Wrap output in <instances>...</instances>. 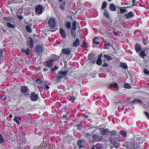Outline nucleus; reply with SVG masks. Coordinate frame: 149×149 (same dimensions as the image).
<instances>
[{"label": "nucleus", "mask_w": 149, "mask_h": 149, "mask_svg": "<svg viewBox=\"0 0 149 149\" xmlns=\"http://www.w3.org/2000/svg\"><path fill=\"white\" fill-rule=\"evenodd\" d=\"M15 118H16L17 120H21V118L19 116L17 117V116H15Z\"/></svg>", "instance_id": "nucleus-60"}, {"label": "nucleus", "mask_w": 149, "mask_h": 149, "mask_svg": "<svg viewBox=\"0 0 149 149\" xmlns=\"http://www.w3.org/2000/svg\"><path fill=\"white\" fill-rule=\"evenodd\" d=\"M3 55V51L2 49L0 48V60Z\"/></svg>", "instance_id": "nucleus-52"}, {"label": "nucleus", "mask_w": 149, "mask_h": 149, "mask_svg": "<svg viewBox=\"0 0 149 149\" xmlns=\"http://www.w3.org/2000/svg\"><path fill=\"white\" fill-rule=\"evenodd\" d=\"M103 15L107 18H109L110 17V14L108 11L107 10L105 11L103 13Z\"/></svg>", "instance_id": "nucleus-35"}, {"label": "nucleus", "mask_w": 149, "mask_h": 149, "mask_svg": "<svg viewBox=\"0 0 149 149\" xmlns=\"http://www.w3.org/2000/svg\"><path fill=\"white\" fill-rule=\"evenodd\" d=\"M61 52L64 55H69L71 54V50L68 48H63L62 49Z\"/></svg>", "instance_id": "nucleus-12"}, {"label": "nucleus", "mask_w": 149, "mask_h": 149, "mask_svg": "<svg viewBox=\"0 0 149 149\" xmlns=\"http://www.w3.org/2000/svg\"><path fill=\"white\" fill-rule=\"evenodd\" d=\"M84 49H87V48L88 47V44L85 42L83 41L82 42V45L81 46Z\"/></svg>", "instance_id": "nucleus-33"}, {"label": "nucleus", "mask_w": 149, "mask_h": 149, "mask_svg": "<svg viewBox=\"0 0 149 149\" xmlns=\"http://www.w3.org/2000/svg\"><path fill=\"white\" fill-rule=\"evenodd\" d=\"M52 59L47 58L45 61L46 66L51 68L54 64V62L56 61L59 57L55 54H52L50 57Z\"/></svg>", "instance_id": "nucleus-1"}, {"label": "nucleus", "mask_w": 149, "mask_h": 149, "mask_svg": "<svg viewBox=\"0 0 149 149\" xmlns=\"http://www.w3.org/2000/svg\"><path fill=\"white\" fill-rule=\"evenodd\" d=\"M56 20V19H55L52 18H51L49 19L47 24L50 27L54 28L56 27V25L55 22Z\"/></svg>", "instance_id": "nucleus-5"}, {"label": "nucleus", "mask_w": 149, "mask_h": 149, "mask_svg": "<svg viewBox=\"0 0 149 149\" xmlns=\"http://www.w3.org/2000/svg\"><path fill=\"white\" fill-rule=\"evenodd\" d=\"M120 137H121L119 133H118V134L116 135V136L113 138H111L109 139L112 140V139H113V140H114V141H116L118 142H120L121 141V140L120 139Z\"/></svg>", "instance_id": "nucleus-20"}, {"label": "nucleus", "mask_w": 149, "mask_h": 149, "mask_svg": "<svg viewBox=\"0 0 149 149\" xmlns=\"http://www.w3.org/2000/svg\"><path fill=\"white\" fill-rule=\"evenodd\" d=\"M67 99L71 101L72 102H75V100L76 99V97L72 95H69L67 97Z\"/></svg>", "instance_id": "nucleus-26"}, {"label": "nucleus", "mask_w": 149, "mask_h": 149, "mask_svg": "<svg viewBox=\"0 0 149 149\" xmlns=\"http://www.w3.org/2000/svg\"><path fill=\"white\" fill-rule=\"evenodd\" d=\"M148 52L146 49H144L141 51L139 53V56L140 57L144 58L147 56Z\"/></svg>", "instance_id": "nucleus-10"}, {"label": "nucleus", "mask_w": 149, "mask_h": 149, "mask_svg": "<svg viewBox=\"0 0 149 149\" xmlns=\"http://www.w3.org/2000/svg\"><path fill=\"white\" fill-rule=\"evenodd\" d=\"M143 72L145 74L149 75V71L148 70L146 69H144L143 70Z\"/></svg>", "instance_id": "nucleus-50"}, {"label": "nucleus", "mask_w": 149, "mask_h": 149, "mask_svg": "<svg viewBox=\"0 0 149 149\" xmlns=\"http://www.w3.org/2000/svg\"><path fill=\"white\" fill-rule=\"evenodd\" d=\"M118 6H116L115 4L113 3H111L109 5V9L112 11H116V9L118 8Z\"/></svg>", "instance_id": "nucleus-17"}, {"label": "nucleus", "mask_w": 149, "mask_h": 149, "mask_svg": "<svg viewBox=\"0 0 149 149\" xmlns=\"http://www.w3.org/2000/svg\"><path fill=\"white\" fill-rule=\"evenodd\" d=\"M65 26L66 29H70L71 28V23L70 22L66 21L64 24Z\"/></svg>", "instance_id": "nucleus-23"}, {"label": "nucleus", "mask_w": 149, "mask_h": 149, "mask_svg": "<svg viewBox=\"0 0 149 149\" xmlns=\"http://www.w3.org/2000/svg\"><path fill=\"white\" fill-rule=\"evenodd\" d=\"M43 69L44 72H46L48 71V69L47 68H44Z\"/></svg>", "instance_id": "nucleus-62"}, {"label": "nucleus", "mask_w": 149, "mask_h": 149, "mask_svg": "<svg viewBox=\"0 0 149 149\" xmlns=\"http://www.w3.org/2000/svg\"><path fill=\"white\" fill-rule=\"evenodd\" d=\"M102 54L101 53L98 56V58L97 59H101V58L102 57Z\"/></svg>", "instance_id": "nucleus-57"}, {"label": "nucleus", "mask_w": 149, "mask_h": 149, "mask_svg": "<svg viewBox=\"0 0 149 149\" xmlns=\"http://www.w3.org/2000/svg\"><path fill=\"white\" fill-rule=\"evenodd\" d=\"M102 63V61L101 59H97L96 61V64L98 65H100Z\"/></svg>", "instance_id": "nucleus-43"}, {"label": "nucleus", "mask_w": 149, "mask_h": 149, "mask_svg": "<svg viewBox=\"0 0 149 149\" xmlns=\"http://www.w3.org/2000/svg\"><path fill=\"white\" fill-rule=\"evenodd\" d=\"M113 87L114 88H116L118 87V85L117 83L116 82H114L112 84Z\"/></svg>", "instance_id": "nucleus-51"}, {"label": "nucleus", "mask_w": 149, "mask_h": 149, "mask_svg": "<svg viewBox=\"0 0 149 149\" xmlns=\"http://www.w3.org/2000/svg\"><path fill=\"white\" fill-rule=\"evenodd\" d=\"M102 145L100 144H97L95 146V148L97 149H100L102 148Z\"/></svg>", "instance_id": "nucleus-47"}, {"label": "nucleus", "mask_w": 149, "mask_h": 149, "mask_svg": "<svg viewBox=\"0 0 149 149\" xmlns=\"http://www.w3.org/2000/svg\"><path fill=\"white\" fill-rule=\"evenodd\" d=\"M123 146L125 147L126 148L129 149H136L137 148V145L135 143L130 141L125 142Z\"/></svg>", "instance_id": "nucleus-3"}, {"label": "nucleus", "mask_w": 149, "mask_h": 149, "mask_svg": "<svg viewBox=\"0 0 149 149\" xmlns=\"http://www.w3.org/2000/svg\"><path fill=\"white\" fill-rule=\"evenodd\" d=\"M6 24L7 26L9 28H11L14 30L15 28L17 26L15 24H13L9 22H6Z\"/></svg>", "instance_id": "nucleus-27"}, {"label": "nucleus", "mask_w": 149, "mask_h": 149, "mask_svg": "<svg viewBox=\"0 0 149 149\" xmlns=\"http://www.w3.org/2000/svg\"><path fill=\"white\" fill-rule=\"evenodd\" d=\"M46 141H43L42 143L40 145L39 147L41 148L42 147L43 148H46Z\"/></svg>", "instance_id": "nucleus-42"}, {"label": "nucleus", "mask_w": 149, "mask_h": 149, "mask_svg": "<svg viewBox=\"0 0 149 149\" xmlns=\"http://www.w3.org/2000/svg\"><path fill=\"white\" fill-rule=\"evenodd\" d=\"M107 3L106 1H104L102 3L101 8L102 9H104L107 7Z\"/></svg>", "instance_id": "nucleus-37"}, {"label": "nucleus", "mask_w": 149, "mask_h": 149, "mask_svg": "<svg viewBox=\"0 0 149 149\" xmlns=\"http://www.w3.org/2000/svg\"><path fill=\"white\" fill-rule=\"evenodd\" d=\"M93 56V54L91 53H89L87 57L88 61L89 60L91 59L92 58Z\"/></svg>", "instance_id": "nucleus-44"}, {"label": "nucleus", "mask_w": 149, "mask_h": 149, "mask_svg": "<svg viewBox=\"0 0 149 149\" xmlns=\"http://www.w3.org/2000/svg\"><path fill=\"white\" fill-rule=\"evenodd\" d=\"M26 42L29 48H32L33 47L34 41L31 37H29V40L27 41Z\"/></svg>", "instance_id": "nucleus-15"}, {"label": "nucleus", "mask_w": 149, "mask_h": 149, "mask_svg": "<svg viewBox=\"0 0 149 149\" xmlns=\"http://www.w3.org/2000/svg\"><path fill=\"white\" fill-rule=\"evenodd\" d=\"M0 98L2 100H7V97L6 95H3L0 96Z\"/></svg>", "instance_id": "nucleus-45"}, {"label": "nucleus", "mask_w": 149, "mask_h": 149, "mask_svg": "<svg viewBox=\"0 0 149 149\" xmlns=\"http://www.w3.org/2000/svg\"><path fill=\"white\" fill-rule=\"evenodd\" d=\"M116 11H117V13L118 14V15L119 16V14H120V9H119V8H118L117 9H116Z\"/></svg>", "instance_id": "nucleus-59"}, {"label": "nucleus", "mask_w": 149, "mask_h": 149, "mask_svg": "<svg viewBox=\"0 0 149 149\" xmlns=\"http://www.w3.org/2000/svg\"><path fill=\"white\" fill-rule=\"evenodd\" d=\"M79 40V38H77L76 40L72 43L73 46L74 47H76L80 44Z\"/></svg>", "instance_id": "nucleus-24"}, {"label": "nucleus", "mask_w": 149, "mask_h": 149, "mask_svg": "<svg viewBox=\"0 0 149 149\" xmlns=\"http://www.w3.org/2000/svg\"><path fill=\"white\" fill-rule=\"evenodd\" d=\"M35 50L36 53L39 55L42 53L43 51V47L41 46H37L35 48Z\"/></svg>", "instance_id": "nucleus-13"}, {"label": "nucleus", "mask_w": 149, "mask_h": 149, "mask_svg": "<svg viewBox=\"0 0 149 149\" xmlns=\"http://www.w3.org/2000/svg\"><path fill=\"white\" fill-rule=\"evenodd\" d=\"M135 50L137 53H139L141 50V47L139 44L136 43L135 45Z\"/></svg>", "instance_id": "nucleus-22"}, {"label": "nucleus", "mask_w": 149, "mask_h": 149, "mask_svg": "<svg viewBox=\"0 0 149 149\" xmlns=\"http://www.w3.org/2000/svg\"><path fill=\"white\" fill-rule=\"evenodd\" d=\"M49 88V87L46 84L45 85V89L46 90H48Z\"/></svg>", "instance_id": "nucleus-58"}, {"label": "nucleus", "mask_w": 149, "mask_h": 149, "mask_svg": "<svg viewBox=\"0 0 149 149\" xmlns=\"http://www.w3.org/2000/svg\"><path fill=\"white\" fill-rule=\"evenodd\" d=\"M124 87L125 88L128 89H130L132 88L131 85L127 83H125L124 84Z\"/></svg>", "instance_id": "nucleus-39"}, {"label": "nucleus", "mask_w": 149, "mask_h": 149, "mask_svg": "<svg viewBox=\"0 0 149 149\" xmlns=\"http://www.w3.org/2000/svg\"><path fill=\"white\" fill-rule=\"evenodd\" d=\"M92 42L93 44L97 45L100 43V41L99 38L98 36H95L94 38L92 40Z\"/></svg>", "instance_id": "nucleus-19"}, {"label": "nucleus", "mask_w": 149, "mask_h": 149, "mask_svg": "<svg viewBox=\"0 0 149 149\" xmlns=\"http://www.w3.org/2000/svg\"><path fill=\"white\" fill-rule=\"evenodd\" d=\"M66 76L63 71H59L56 76L54 77V80L58 82H60L61 79Z\"/></svg>", "instance_id": "nucleus-2"}, {"label": "nucleus", "mask_w": 149, "mask_h": 149, "mask_svg": "<svg viewBox=\"0 0 149 149\" xmlns=\"http://www.w3.org/2000/svg\"><path fill=\"white\" fill-rule=\"evenodd\" d=\"M118 8H119L120 9V13H124L126 12L127 10L126 7H118Z\"/></svg>", "instance_id": "nucleus-31"}, {"label": "nucleus", "mask_w": 149, "mask_h": 149, "mask_svg": "<svg viewBox=\"0 0 149 149\" xmlns=\"http://www.w3.org/2000/svg\"><path fill=\"white\" fill-rule=\"evenodd\" d=\"M98 129L100 133L103 136L107 135L109 133V130L108 129L102 127L99 128Z\"/></svg>", "instance_id": "nucleus-8"}, {"label": "nucleus", "mask_w": 149, "mask_h": 149, "mask_svg": "<svg viewBox=\"0 0 149 149\" xmlns=\"http://www.w3.org/2000/svg\"><path fill=\"white\" fill-rule=\"evenodd\" d=\"M109 133H110L111 135L114 136L118 134V132L115 130H113L111 131H109Z\"/></svg>", "instance_id": "nucleus-34"}, {"label": "nucleus", "mask_w": 149, "mask_h": 149, "mask_svg": "<svg viewBox=\"0 0 149 149\" xmlns=\"http://www.w3.org/2000/svg\"><path fill=\"white\" fill-rule=\"evenodd\" d=\"M121 137H126L127 136V132L126 131H120L119 133Z\"/></svg>", "instance_id": "nucleus-28"}, {"label": "nucleus", "mask_w": 149, "mask_h": 149, "mask_svg": "<svg viewBox=\"0 0 149 149\" xmlns=\"http://www.w3.org/2000/svg\"><path fill=\"white\" fill-rule=\"evenodd\" d=\"M17 16L20 20L22 19L23 18V16L22 15H17Z\"/></svg>", "instance_id": "nucleus-55"}, {"label": "nucleus", "mask_w": 149, "mask_h": 149, "mask_svg": "<svg viewBox=\"0 0 149 149\" xmlns=\"http://www.w3.org/2000/svg\"><path fill=\"white\" fill-rule=\"evenodd\" d=\"M76 21L74 20L72 23V26L70 31L71 37L73 39L75 38L76 36L75 30L77 28Z\"/></svg>", "instance_id": "nucleus-4"}, {"label": "nucleus", "mask_w": 149, "mask_h": 149, "mask_svg": "<svg viewBox=\"0 0 149 149\" xmlns=\"http://www.w3.org/2000/svg\"><path fill=\"white\" fill-rule=\"evenodd\" d=\"M109 141L116 148L120 147V143L117 142V141L113 140V139H109Z\"/></svg>", "instance_id": "nucleus-14"}, {"label": "nucleus", "mask_w": 149, "mask_h": 149, "mask_svg": "<svg viewBox=\"0 0 149 149\" xmlns=\"http://www.w3.org/2000/svg\"><path fill=\"white\" fill-rule=\"evenodd\" d=\"M82 139L79 140L77 142V144L78 146H80L82 145Z\"/></svg>", "instance_id": "nucleus-48"}, {"label": "nucleus", "mask_w": 149, "mask_h": 149, "mask_svg": "<svg viewBox=\"0 0 149 149\" xmlns=\"http://www.w3.org/2000/svg\"><path fill=\"white\" fill-rule=\"evenodd\" d=\"M144 114H145L148 118L149 120V113L146 111H144Z\"/></svg>", "instance_id": "nucleus-53"}, {"label": "nucleus", "mask_w": 149, "mask_h": 149, "mask_svg": "<svg viewBox=\"0 0 149 149\" xmlns=\"http://www.w3.org/2000/svg\"><path fill=\"white\" fill-rule=\"evenodd\" d=\"M11 17H3V19L5 21H10L11 19Z\"/></svg>", "instance_id": "nucleus-46"}, {"label": "nucleus", "mask_w": 149, "mask_h": 149, "mask_svg": "<svg viewBox=\"0 0 149 149\" xmlns=\"http://www.w3.org/2000/svg\"><path fill=\"white\" fill-rule=\"evenodd\" d=\"M82 116L85 118H87L88 117V115L86 114L85 113H83Z\"/></svg>", "instance_id": "nucleus-56"}, {"label": "nucleus", "mask_w": 149, "mask_h": 149, "mask_svg": "<svg viewBox=\"0 0 149 149\" xmlns=\"http://www.w3.org/2000/svg\"><path fill=\"white\" fill-rule=\"evenodd\" d=\"M93 139L94 141H100L102 140L103 137L100 136V135L95 134L93 136Z\"/></svg>", "instance_id": "nucleus-18"}, {"label": "nucleus", "mask_w": 149, "mask_h": 149, "mask_svg": "<svg viewBox=\"0 0 149 149\" xmlns=\"http://www.w3.org/2000/svg\"><path fill=\"white\" fill-rule=\"evenodd\" d=\"M30 147L29 146H26L24 147V149H30Z\"/></svg>", "instance_id": "nucleus-64"}, {"label": "nucleus", "mask_w": 149, "mask_h": 149, "mask_svg": "<svg viewBox=\"0 0 149 149\" xmlns=\"http://www.w3.org/2000/svg\"><path fill=\"white\" fill-rule=\"evenodd\" d=\"M89 60H90V61L88 63H90L92 64H95L96 61V58H92Z\"/></svg>", "instance_id": "nucleus-40"}, {"label": "nucleus", "mask_w": 149, "mask_h": 149, "mask_svg": "<svg viewBox=\"0 0 149 149\" xmlns=\"http://www.w3.org/2000/svg\"><path fill=\"white\" fill-rule=\"evenodd\" d=\"M134 16V14L132 11H130L127 14H125V17L127 19H130L133 17Z\"/></svg>", "instance_id": "nucleus-16"}, {"label": "nucleus", "mask_w": 149, "mask_h": 149, "mask_svg": "<svg viewBox=\"0 0 149 149\" xmlns=\"http://www.w3.org/2000/svg\"><path fill=\"white\" fill-rule=\"evenodd\" d=\"M7 126L8 127H12V124L9 123H7Z\"/></svg>", "instance_id": "nucleus-61"}, {"label": "nucleus", "mask_w": 149, "mask_h": 149, "mask_svg": "<svg viewBox=\"0 0 149 149\" xmlns=\"http://www.w3.org/2000/svg\"><path fill=\"white\" fill-rule=\"evenodd\" d=\"M104 46H108V47H111L112 46V45L111 44V41L110 40H108L105 41L104 42Z\"/></svg>", "instance_id": "nucleus-29"}, {"label": "nucleus", "mask_w": 149, "mask_h": 149, "mask_svg": "<svg viewBox=\"0 0 149 149\" xmlns=\"http://www.w3.org/2000/svg\"><path fill=\"white\" fill-rule=\"evenodd\" d=\"M137 102H138L141 104L142 103V101L141 100L138 99V98H135L131 102V103L132 105L134 104Z\"/></svg>", "instance_id": "nucleus-30"}, {"label": "nucleus", "mask_w": 149, "mask_h": 149, "mask_svg": "<svg viewBox=\"0 0 149 149\" xmlns=\"http://www.w3.org/2000/svg\"><path fill=\"white\" fill-rule=\"evenodd\" d=\"M59 33L61 36L63 38H65L66 37V35L65 31L63 29L60 28Z\"/></svg>", "instance_id": "nucleus-21"}, {"label": "nucleus", "mask_w": 149, "mask_h": 149, "mask_svg": "<svg viewBox=\"0 0 149 149\" xmlns=\"http://www.w3.org/2000/svg\"><path fill=\"white\" fill-rule=\"evenodd\" d=\"M21 51L23 54H24L25 55L26 54L27 55H28L30 54V50L28 47L26 49H22L21 50Z\"/></svg>", "instance_id": "nucleus-25"}, {"label": "nucleus", "mask_w": 149, "mask_h": 149, "mask_svg": "<svg viewBox=\"0 0 149 149\" xmlns=\"http://www.w3.org/2000/svg\"><path fill=\"white\" fill-rule=\"evenodd\" d=\"M29 91V88L26 86L24 85L22 86L20 89V91L24 95L26 96L29 95V94H26Z\"/></svg>", "instance_id": "nucleus-7"}, {"label": "nucleus", "mask_w": 149, "mask_h": 149, "mask_svg": "<svg viewBox=\"0 0 149 149\" xmlns=\"http://www.w3.org/2000/svg\"><path fill=\"white\" fill-rule=\"evenodd\" d=\"M103 57L105 58L107 61H111L112 59V57L110 56L104 54L103 55Z\"/></svg>", "instance_id": "nucleus-41"}, {"label": "nucleus", "mask_w": 149, "mask_h": 149, "mask_svg": "<svg viewBox=\"0 0 149 149\" xmlns=\"http://www.w3.org/2000/svg\"><path fill=\"white\" fill-rule=\"evenodd\" d=\"M39 98L38 94H36L34 92H31L30 94L29 98L32 101L36 102L37 101Z\"/></svg>", "instance_id": "nucleus-6"}, {"label": "nucleus", "mask_w": 149, "mask_h": 149, "mask_svg": "<svg viewBox=\"0 0 149 149\" xmlns=\"http://www.w3.org/2000/svg\"><path fill=\"white\" fill-rule=\"evenodd\" d=\"M42 10L43 7L40 5L38 4L35 8V11L36 13L41 14L43 12Z\"/></svg>", "instance_id": "nucleus-11"}, {"label": "nucleus", "mask_w": 149, "mask_h": 149, "mask_svg": "<svg viewBox=\"0 0 149 149\" xmlns=\"http://www.w3.org/2000/svg\"><path fill=\"white\" fill-rule=\"evenodd\" d=\"M26 31L29 33H31L32 32V30L31 27L28 25H26Z\"/></svg>", "instance_id": "nucleus-38"}, {"label": "nucleus", "mask_w": 149, "mask_h": 149, "mask_svg": "<svg viewBox=\"0 0 149 149\" xmlns=\"http://www.w3.org/2000/svg\"><path fill=\"white\" fill-rule=\"evenodd\" d=\"M59 2H61V3H58L59 5L58 7L62 11L65 9V1L66 0H58Z\"/></svg>", "instance_id": "nucleus-9"}, {"label": "nucleus", "mask_w": 149, "mask_h": 149, "mask_svg": "<svg viewBox=\"0 0 149 149\" xmlns=\"http://www.w3.org/2000/svg\"><path fill=\"white\" fill-rule=\"evenodd\" d=\"M142 41L143 43L145 45H146L149 43L148 40L147 39L143 38L142 39Z\"/></svg>", "instance_id": "nucleus-36"}, {"label": "nucleus", "mask_w": 149, "mask_h": 149, "mask_svg": "<svg viewBox=\"0 0 149 149\" xmlns=\"http://www.w3.org/2000/svg\"><path fill=\"white\" fill-rule=\"evenodd\" d=\"M14 121H15V122H16L17 123V124H18V125L19 124V120H17L16 118H15L14 119Z\"/></svg>", "instance_id": "nucleus-54"}, {"label": "nucleus", "mask_w": 149, "mask_h": 149, "mask_svg": "<svg viewBox=\"0 0 149 149\" xmlns=\"http://www.w3.org/2000/svg\"><path fill=\"white\" fill-rule=\"evenodd\" d=\"M36 81H37V82H40L41 81V79L40 78H38L37 79H36Z\"/></svg>", "instance_id": "nucleus-63"}, {"label": "nucleus", "mask_w": 149, "mask_h": 149, "mask_svg": "<svg viewBox=\"0 0 149 149\" xmlns=\"http://www.w3.org/2000/svg\"><path fill=\"white\" fill-rule=\"evenodd\" d=\"M109 66V64L108 63H107L105 62L102 65V66L103 68H106L108 67Z\"/></svg>", "instance_id": "nucleus-49"}, {"label": "nucleus", "mask_w": 149, "mask_h": 149, "mask_svg": "<svg viewBox=\"0 0 149 149\" xmlns=\"http://www.w3.org/2000/svg\"><path fill=\"white\" fill-rule=\"evenodd\" d=\"M120 66L125 69H127L128 67L127 64L123 62H121L120 63Z\"/></svg>", "instance_id": "nucleus-32"}]
</instances>
